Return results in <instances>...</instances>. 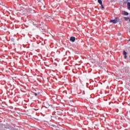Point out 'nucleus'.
Instances as JSON below:
<instances>
[{
	"label": "nucleus",
	"instance_id": "nucleus-11",
	"mask_svg": "<svg viewBox=\"0 0 130 130\" xmlns=\"http://www.w3.org/2000/svg\"><path fill=\"white\" fill-rule=\"evenodd\" d=\"M40 94V92L36 93H35V96H37L38 95H39Z\"/></svg>",
	"mask_w": 130,
	"mask_h": 130
},
{
	"label": "nucleus",
	"instance_id": "nucleus-2",
	"mask_svg": "<svg viewBox=\"0 0 130 130\" xmlns=\"http://www.w3.org/2000/svg\"><path fill=\"white\" fill-rule=\"evenodd\" d=\"M39 3H40V4L41 5V6H43L42 9H43V10H44V9H45V6H44V1H43V0H40L39 1Z\"/></svg>",
	"mask_w": 130,
	"mask_h": 130
},
{
	"label": "nucleus",
	"instance_id": "nucleus-8",
	"mask_svg": "<svg viewBox=\"0 0 130 130\" xmlns=\"http://www.w3.org/2000/svg\"><path fill=\"white\" fill-rule=\"evenodd\" d=\"M124 19L125 21H128L129 18H128V17H124Z\"/></svg>",
	"mask_w": 130,
	"mask_h": 130
},
{
	"label": "nucleus",
	"instance_id": "nucleus-14",
	"mask_svg": "<svg viewBox=\"0 0 130 130\" xmlns=\"http://www.w3.org/2000/svg\"><path fill=\"white\" fill-rule=\"evenodd\" d=\"M127 57V56L126 55H124V58H126Z\"/></svg>",
	"mask_w": 130,
	"mask_h": 130
},
{
	"label": "nucleus",
	"instance_id": "nucleus-18",
	"mask_svg": "<svg viewBox=\"0 0 130 130\" xmlns=\"http://www.w3.org/2000/svg\"><path fill=\"white\" fill-rule=\"evenodd\" d=\"M39 110V109H37V110Z\"/></svg>",
	"mask_w": 130,
	"mask_h": 130
},
{
	"label": "nucleus",
	"instance_id": "nucleus-6",
	"mask_svg": "<svg viewBox=\"0 0 130 130\" xmlns=\"http://www.w3.org/2000/svg\"><path fill=\"white\" fill-rule=\"evenodd\" d=\"M123 15H126V16H127V15H128V13L125 12V11L123 12Z\"/></svg>",
	"mask_w": 130,
	"mask_h": 130
},
{
	"label": "nucleus",
	"instance_id": "nucleus-5",
	"mask_svg": "<svg viewBox=\"0 0 130 130\" xmlns=\"http://www.w3.org/2000/svg\"><path fill=\"white\" fill-rule=\"evenodd\" d=\"M98 2L99 3V4H100V5H102V1L98 0Z\"/></svg>",
	"mask_w": 130,
	"mask_h": 130
},
{
	"label": "nucleus",
	"instance_id": "nucleus-9",
	"mask_svg": "<svg viewBox=\"0 0 130 130\" xmlns=\"http://www.w3.org/2000/svg\"><path fill=\"white\" fill-rule=\"evenodd\" d=\"M123 54L124 55H126V54H127V53H126V52H125V51L124 50L123 52Z\"/></svg>",
	"mask_w": 130,
	"mask_h": 130
},
{
	"label": "nucleus",
	"instance_id": "nucleus-1",
	"mask_svg": "<svg viewBox=\"0 0 130 130\" xmlns=\"http://www.w3.org/2000/svg\"><path fill=\"white\" fill-rule=\"evenodd\" d=\"M118 22V18H116L114 20H110V23H113V24H116Z\"/></svg>",
	"mask_w": 130,
	"mask_h": 130
},
{
	"label": "nucleus",
	"instance_id": "nucleus-7",
	"mask_svg": "<svg viewBox=\"0 0 130 130\" xmlns=\"http://www.w3.org/2000/svg\"><path fill=\"white\" fill-rule=\"evenodd\" d=\"M127 7H128V10H130V3H127Z\"/></svg>",
	"mask_w": 130,
	"mask_h": 130
},
{
	"label": "nucleus",
	"instance_id": "nucleus-16",
	"mask_svg": "<svg viewBox=\"0 0 130 130\" xmlns=\"http://www.w3.org/2000/svg\"><path fill=\"white\" fill-rule=\"evenodd\" d=\"M15 78H16V77H13V79H15Z\"/></svg>",
	"mask_w": 130,
	"mask_h": 130
},
{
	"label": "nucleus",
	"instance_id": "nucleus-13",
	"mask_svg": "<svg viewBox=\"0 0 130 130\" xmlns=\"http://www.w3.org/2000/svg\"><path fill=\"white\" fill-rule=\"evenodd\" d=\"M3 9H6L7 7L5 6H3Z\"/></svg>",
	"mask_w": 130,
	"mask_h": 130
},
{
	"label": "nucleus",
	"instance_id": "nucleus-4",
	"mask_svg": "<svg viewBox=\"0 0 130 130\" xmlns=\"http://www.w3.org/2000/svg\"><path fill=\"white\" fill-rule=\"evenodd\" d=\"M110 103L109 102H106L105 104V106H108V105H110Z\"/></svg>",
	"mask_w": 130,
	"mask_h": 130
},
{
	"label": "nucleus",
	"instance_id": "nucleus-3",
	"mask_svg": "<svg viewBox=\"0 0 130 130\" xmlns=\"http://www.w3.org/2000/svg\"><path fill=\"white\" fill-rule=\"evenodd\" d=\"M76 40V38L74 37H71L70 38V41H72V42H75V41Z\"/></svg>",
	"mask_w": 130,
	"mask_h": 130
},
{
	"label": "nucleus",
	"instance_id": "nucleus-17",
	"mask_svg": "<svg viewBox=\"0 0 130 130\" xmlns=\"http://www.w3.org/2000/svg\"><path fill=\"white\" fill-rule=\"evenodd\" d=\"M128 41H130V39L128 40Z\"/></svg>",
	"mask_w": 130,
	"mask_h": 130
},
{
	"label": "nucleus",
	"instance_id": "nucleus-12",
	"mask_svg": "<svg viewBox=\"0 0 130 130\" xmlns=\"http://www.w3.org/2000/svg\"><path fill=\"white\" fill-rule=\"evenodd\" d=\"M101 8H102V10H104V6H103V5L102 4V5H101Z\"/></svg>",
	"mask_w": 130,
	"mask_h": 130
},
{
	"label": "nucleus",
	"instance_id": "nucleus-10",
	"mask_svg": "<svg viewBox=\"0 0 130 130\" xmlns=\"http://www.w3.org/2000/svg\"><path fill=\"white\" fill-rule=\"evenodd\" d=\"M45 69H50V68H51V67H49V66H46V67H45Z\"/></svg>",
	"mask_w": 130,
	"mask_h": 130
},
{
	"label": "nucleus",
	"instance_id": "nucleus-15",
	"mask_svg": "<svg viewBox=\"0 0 130 130\" xmlns=\"http://www.w3.org/2000/svg\"><path fill=\"white\" fill-rule=\"evenodd\" d=\"M91 61H94V59H93V58H90Z\"/></svg>",
	"mask_w": 130,
	"mask_h": 130
}]
</instances>
